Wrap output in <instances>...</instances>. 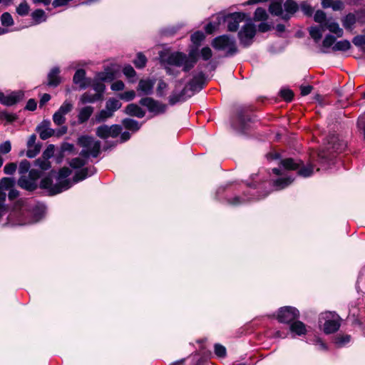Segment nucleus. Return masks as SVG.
I'll return each instance as SVG.
<instances>
[{
	"label": "nucleus",
	"instance_id": "f257e3e1",
	"mask_svg": "<svg viewBox=\"0 0 365 365\" xmlns=\"http://www.w3.org/2000/svg\"><path fill=\"white\" fill-rule=\"evenodd\" d=\"M197 49H192L188 55L182 52H161L160 62L167 74L177 76L180 74V68L187 72L192 68L197 61Z\"/></svg>",
	"mask_w": 365,
	"mask_h": 365
},
{
	"label": "nucleus",
	"instance_id": "f03ea898",
	"mask_svg": "<svg viewBox=\"0 0 365 365\" xmlns=\"http://www.w3.org/2000/svg\"><path fill=\"white\" fill-rule=\"evenodd\" d=\"M71 173V170L68 168H61L58 175L57 182L53 185L50 178H46L41 182V186L46 189H49L52 195L60 193L64 190L69 189L72 186L70 180L66 179Z\"/></svg>",
	"mask_w": 365,
	"mask_h": 365
},
{
	"label": "nucleus",
	"instance_id": "7ed1b4c3",
	"mask_svg": "<svg viewBox=\"0 0 365 365\" xmlns=\"http://www.w3.org/2000/svg\"><path fill=\"white\" fill-rule=\"evenodd\" d=\"M78 144L83 148L80 153L82 158H96L100 153L101 143L93 137L82 135L78 138Z\"/></svg>",
	"mask_w": 365,
	"mask_h": 365
},
{
	"label": "nucleus",
	"instance_id": "20e7f679",
	"mask_svg": "<svg viewBox=\"0 0 365 365\" xmlns=\"http://www.w3.org/2000/svg\"><path fill=\"white\" fill-rule=\"evenodd\" d=\"M212 46L215 49L225 51L227 56H233L238 51L235 40L227 35L215 38Z\"/></svg>",
	"mask_w": 365,
	"mask_h": 365
},
{
	"label": "nucleus",
	"instance_id": "39448f33",
	"mask_svg": "<svg viewBox=\"0 0 365 365\" xmlns=\"http://www.w3.org/2000/svg\"><path fill=\"white\" fill-rule=\"evenodd\" d=\"M302 161L295 160L292 158H286L280 162L281 167L284 170H295L300 168L298 171L299 175L307 178L311 176L314 173V165L309 164L307 167L301 168Z\"/></svg>",
	"mask_w": 365,
	"mask_h": 365
},
{
	"label": "nucleus",
	"instance_id": "423d86ee",
	"mask_svg": "<svg viewBox=\"0 0 365 365\" xmlns=\"http://www.w3.org/2000/svg\"><path fill=\"white\" fill-rule=\"evenodd\" d=\"M256 34L255 24L251 21H247L238 32V38L240 44L247 47L252 43L253 38Z\"/></svg>",
	"mask_w": 365,
	"mask_h": 365
},
{
	"label": "nucleus",
	"instance_id": "0eeeda50",
	"mask_svg": "<svg viewBox=\"0 0 365 365\" xmlns=\"http://www.w3.org/2000/svg\"><path fill=\"white\" fill-rule=\"evenodd\" d=\"M39 177V172L33 169L30 170L28 175H21L18 180V185L24 190L33 191L37 187L36 180Z\"/></svg>",
	"mask_w": 365,
	"mask_h": 365
},
{
	"label": "nucleus",
	"instance_id": "6e6552de",
	"mask_svg": "<svg viewBox=\"0 0 365 365\" xmlns=\"http://www.w3.org/2000/svg\"><path fill=\"white\" fill-rule=\"evenodd\" d=\"M73 109V103L69 100H66L53 115L54 124L58 126L63 125L66 120V115Z\"/></svg>",
	"mask_w": 365,
	"mask_h": 365
},
{
	"label": "nucleus",
	"instance_id": "1a4fd4ad",
	"mask_svg": "<svg viewBox=\"0 0 365 365\" xmlns=\"http://www.w3.org/2000/svg\"><path fill=\"white\" fill-rule=\"evenodd\" d=\"M299 316V311L292 307H284L279 310L277 319L279 322L291 324Z\"/></svg>",
	"mask_w": 365,
	"mask_h": 365
},
{
	"label": "nucleus",
	"instance_id": "9d476101",
	"mask_svg": "<svg viewBox=\"0 0 365 365\" xmlns=\"http://www.w3.org/2000/svg\"><path fill=\"white\" fill-rule=\"evenodd\" d=\"M322 317L326 320L324 324V331L326 334H331L339 329L340 323L338 315L326 312L322 314Z\"/></svg>",
	"mask_w": 365,
	"mask_h": 365
},
{
	"label": "nucleus",
	"instance_id": "9b49d317",
	"mask_svg": "<svg viewBox=\"0 0 365 365\" xmlns=\"http://www.w3.org/2000/svg\"><path fill=\"white\" fill-rule=\"evenodd\" d=\"M121 130L122 128L119 125H112L110 126L103 125L96 128V135L103 139L115 138L120 133Z\"/></svg>",
	"mask_w": 365,
	"mask_h": 365
},
{
	"label": "nucleus",
	"instance_id": "f8f14e48",
	"mask_svg": "<svg viewBox=\"0 0 365 365\" xmlns=\"http://www.w3.org/2000/svg\"><path fill=\"white\" fill-rule=\"evenodd\" d=\"M15 181L13 178H3L0 180V217L4 215L6 210L4 205L6 197V191L13 187Z\"/></svg>",
	"mask_w": 365,
	"mask_h": 365
},
{
	"label": "nucleus",
	"instance_id": "ddd939ff",
	"mask_svg": "<svg viewBox=\"0 0 365 365\" xmlns=\"http://www.w3.org/2000/svg\"><path fill=\"white\" fill-rule=\"evenodd\" d=\"M245 17V14L241 12H236L228 15L226 17L228 31H236L239 28L240 23L242 22Z\"/></svg>",
	"mask_w": 365,
	"mask_h": 365
},
{
	"label": "nucleus",
	"instance_id": "4468645a",
	"mask_svg": "<svg viewBox=\"0 0 365 365\" xmlns=\"http://www.w3.org/2000/svg\"><path fill=\"white\" fill-rule=\"evenodd\" d=\"M140 105L145 106L148 108L149 111L155 113H164L166 108V106L159 103L151 98H143L140 101Z\"/></svg>",
	"mask_w": 365,
	"mask_h": 365
},
{
	"label": "nucleus",
	"instance_id": "2eb2a0df",
	"mask_svg": "<svg viewBox=\"0 0 365 365\" xmlns=\"http://www.w3.org/2000/svg\"><path fill=\"white\" fill-rule=\"evenodd\" d=\"M204 83V75L200 73L192 78L190 83L184 88L183 91L187 92V90L191 91L192 93L189 95L191 96L194 92L199 91L202 88Z\"/></svg>",
	"mask_w": 365,
	"mask_h": 365
},
{
	"label": "nucleus",
	"instance_id": "dca6fc26",
	"mask_svg": "<svg viewBox=\"0 0 365 365\" xmlns=\"http://www.w3.org/2000/svg\"><path fill=\"white\" fill-rule=\"evenodd\" d=\"M50 125V120H44L37 126L36 131L38 133L42 140H46L55 135V130L52 129Z\"/></svg>",
	"mask_w": 365,
	"mask_h": 365
},
{
	"label": "nucleus",
	"instance_id": "f3484780",
	"mask_svg": "<svg viewBox=\"0 0 365 365\" xmlns=\"http://www.w3.org/2000/svg\"><path fill=\"white\" fill-rule=\"evenodd\" d=\"M155 83V79H141L138 83L137 91L139 95H150L153 93Z\"/></svg>",
	"mask_w": 365,
	"mask_h": 365
},
{
	"label": "nucleus",
	"instance_id": "a211bd4d",
	"mask_svg": "<svg viewBox=\"0 0 365 365\" xmlns=\"http://www.w3.org/2000/svg\"><path fill=\"white\" fill-rule=\"evenodd\" d=\"M361 15V13L359 11L356 12V14L349 13L346 15L341 20L342 25L344 29L346 30L352 31L356 21H360Z\"/></svg>",
	"mask_w": 365,
	"mask_h": 365
},
{
	"label": "nucleus",
	"instance_id": "6ab92c4d",
	"mask_svg": "<svg viewBox=\"0 0 365 365\" xmlns=\"http://www.w3.org/2000/svg\"><path fill=\"white\" fill-rule=\"evenodd\" d=\"M73 83L78 85L81 88H86L91 85V80L86 78V72L83 69H78L73 78Z\"/></svg>",
	"mask_w": 365,
	"mask_h": 365
},
{
	"label": "nucleus",
	"instance_id": "aec40b11",
	"mask_svg": "<svg viewBox=\"0 0 365 365\" xmlns=\"http://www.w3.org/2000/svg\"><path fill=\"white\" fill-rule=\"evenodd\" d=\"M94 108L91 106H84L78 110L77 115L78 124H83L88 120L93 113Z\"/></svg>",
	"mask_w": 365,
	"mask_h": 365
},
{
	"label": "nucleus",
	"instance_id": "412c9836",
	"mask_svg": "<svg viewBox=\"0 0 365 365\" xmlns=\"http://www.w3.org/2000/svg\"><path fill=\"white\" fill-rule=\"evenodd\" d=\"M289 330L292 334L302 336L307 334V327L301 321L295 320L289 325Z\"/></svg>",
	"mask_w": 365,
	"mask_h": 365
},
{
	"label": "nucleus",
	"instance_id": "4be33fe9",
	"mask_svg": "<svg viewBox=\"0 0 365 365\" xmlns=\"http://www.w3.org/2000/svg\"><path fill=\"white\" fill-rule=\"evenodd\" d=\"M324 25V28L325 27L330 32L334 34L336 36V37L339 38L343 36V29L339 27L338 23L332 21L331 19H327Z\"/></svg>",
	"mask_w": 365,
	"mask_h": 365
},
{
	"label": "nucleus",
	"instance_id": "5701e85b",
	"mask_svg": "<svg viewBox=\"0 0 365 365\" xmlns=\"http://www.w3.org/2000/svg\"><path fill=\"white\" fill-rule=\"evenodd\" d=\"M24 93L21 91H13L6 95V102L4 106H10L16 104L23 99Z\"/></svg>",
	"mask_w": 365,
	"mask_h": 365
},
{
	"label": "nucleus",
	"instance_id": "b1692460",
	"mask_svg": "<svg viewBox=\"0 0 365 365\" xmlns=\"http://www.w3.org/2000/svg\"><path fill=\"white\" fill-rule=\"evenodd\" d=\"M286 14L282 16L283 19H289L290 16L294 14L298 10V6L292 0H287L284 4Z\"/></svg>",
	"mask_w": 365,
	"mask_h": 365
},
{
	"label": "nucleus",
	"instance_id": "393cba45",
	"mask_svg": "<svg viewBox=\"0 0 365 365\" xmlns=\"http://www.w3.org/2000/svg\"><path fill=\"white\" fill-rule=\"evenodd\" d=\"M125 113L129 115L136 116L138 118H143L145 114V111L143 110L140 106L134 103L127 106Z\"/></svg>",
	"mask_w": 365,
	"mask_h": 365
},
{
	"label": "nucleus",
	"instance_id": "a878e982",
	"mask_svg": "<svg viewBox=\"0 0 365 365\" xmlns=\"http://www.w3.org/2000/svg\"><path fill=\"white\" fill-rule=\"evenodd\" d=\"M95 173L93 168H83L78 171L73 177V182H78L86 179L88 176H91Z\"/></svg>",
	"mask_w": 365,
	"mask_h": 365
},
{
	"label": "nucleus",
	"instance_id": "bb28decb",
	"mask_svg": "<svg viewBox=\"0 0 365 365\" xmlns=\"http://www.w3.org/2000/svg\"><path fill=\"white\" fill-rule=\"evenodd\" d=\"M99 93H91V92L84 93L80 98V102L82 104L92 103L101 100Z\"/></svg>",
	"mask_w": 365,
	"mask_h": 365
},
{
	"label": "nucleus",
	"instance_id": "cd10ccee",
	"mask_svg": "<svg viewBox=\"0 0 365 365\" xmlns=\"http://www.w3.org/2000/svg\"><path fill=\"white\" fill-rule=\"evenodd\" d=\"M329 144H330V145H329L327 150H332L333 152L336 153L341 152L345 147L343 142L339 141L338 138L336 136L331 138V142H329Z\"/></svg>",
	"mask_w": 365,
	"mask_h": 365
},
{
	"label": "nucleus",
	"instance_id": "c85d7f7f",
	"mask_svg": "<svg viewBox=\"0 0 365 365\" xmlns=\"http://www.w3.org/2000/svg\"><path fill=\"white\" fill-rule=\"evenodd\" d=\"M113 115V113H112L107 108H105V109L101 110L95 115L93 120L96 123L104 122Z\"/></svg>",
	"mask_w": 365,
	"mask_h": 365
},
{
	"label": "nucleus",
	"instance_id": "c756f323",
	"mask_svg": "<svg viewBox=\"0 0 365 365\" xmlns=\"http://www.w3.org/2000/svg\"><path fill=\"white\" fill-rule=\"evenodd\" d=\"M59 69L58 68H53L48 73V84L50 86H56L59 84L60 80L58 77Z\"/></svg>",
	"mask_w": 365,
	"mask_h": 365
},
{
	"label": "nucleus",
	"instance_id": "7c9ffc66",
	"mask_svg": "<svg viewBox=\"0 0 365 365\" xmlns=\"http://www.w3.org/2000/svg\"><path fill=\"white\" fill-rule=\"evenodd\" d=\"M324 27L322 26H312L309 29V35L314 40L315 42H318L322 36Z\"/></svg>",
	"mask_w": 365,
	"mask_h": 365
},
{
	"label": "nucleus",
	"instance_id": "2f4dec72",
	"mask_svg": "<svg viewBox=\"0 0 365 365\" xmlns=\"http://www.w3.org/2000/svg\"><path fill=\"white\" fill-rule=\"evenodd\" d=\"M335 38L331 35H327L322 41V52L327 53L328 49L335 44Z\"/></svg>",
	"mask_w": 365,
	"mask_h": 365
},
{
	"label": "nucleus",
	"instance_id": "473e14b6",
	"mask_svg": "<svg viewBox=\"0 0 365 365\" xmlns=\"http://www.w3.org/2000/svg\"><path fill=\"white\" fill-rule=\"evenodd\" d=\"M269 11L272 15L281 16L282 18L284 16L282 4L280 2H272L269 5Z\"/></svg>",
	"mask_w": 365,
	"mask_h": 365
},
{
	"label": "nucleus",
	"instance_id": "72a5a7b5",
	"mask_svg": "<svg viewBox=\"0 0 365 365\" xmlns=\"http://www.w3.org/2000/svg\"><path fill=\"white\" fill-rule=\"evenodd\" d=\"M121 103L115 98H109L106 103V108H107L112 113L118 110L121 107Z\"/></svg>",
	"mask_w": 365,
	"mask_h": 365
},
{
	"label": "nucleus",
	"instance_id": "f704fd0d",
	"mask_svg": "<svg viewBox=\"0 0 365 365\" xmlns=\"http://www.w3.org/2000/svg\"><path fill=\"white\" fill-rule=\"evenodd\" d=\"M294 179L291 177L280 178L274 182V186L278 190L284 189L293 182Z\"/></svg>",
	"mask_w": 365,
	"mask_h": 365
},
{
	"label": "nucleus",
	"instance_id": "c9c22d12",
	"mask_svg": "<svg viewBox=\"0 0 365 365\" xmlns=\"http://www.w3.org/2000/svg\"><path fill=\"white\" fill-rule=\"evenodd\" d=\"M351 48V43L348 40H342L335 43L332 46V50L334 51H345Z\"/></svg>",
	"mask_w": 365,
	"mask_h": 365
},
{
	"label": "nucleus",
	"instance_id": "e433bc0d",
	"mask_svg": "<svg viewBox=\"0 0 365 365\" xmlns=\"http://www.w3.org/2000/svg\"><path fill=\"white\" fill-rule=\"evenodd\" d=\"M123 124L126 129L133 131H137L140 128V125L136 120L130 118L124 119L123 120Z\"/></svg>",
	"mask_w": 365,
	"mask_h": 365
},
{
	"label": "nucleus",
	"instance_id": "4c0bfd02",
	"mask_svg": "<svg viewBox=\"0 0 365 365\" xmlns=\"http://www.w3.org/2000/svg\"><path fill=\"white\" fill-rule=\"evenodd\" d=\"M344 3L341 0H334L324 4V8L331 7L334 11H341L344 9Z\"/></svg>",
	"mask_w": 365,
	"mask_h": 365
},
{
	"label": "nucleus",
	"instance_id": "58836bf2",
	"mask_svg": "<svg viewBox=\"0 0 365 365\" xmlns=\"http://www.w3.org/2000/svg\"><path fill=\"white\" fill-rule=\"evenodd\" d=\"M92 87L96 92L95 93H99L101 98L102 94L105 90V85L103 84V81H101L98 80L97 78H96L92 83Z\"/></svg>",
	"mask_w": 365,
	"mask_h": 365
},
{
	"label": "nucleus",
	"instance_id": "ea45409f",
	"mask_svg": "<svg viewBox=\"0 0 365 365\" xmlns=\"http://www.w3.org/2000/svg\"><path fill=\"white\" fill-rule=\"evenodd\" d=\"M98 80L105 82V81H111L114 78V75L113 72L106 71L104 72H101L97 74L96 77Z\"/></svg>",
	"mask_w": 365,
	"mask_h": 365
},
{
	"label": "nucleus",
	"instance_id": "a19ab883",
	"mask_svg": "<svg viewBox=\"0 0 365 365\" xmlns=\"http://www.w3.org/2000/svg\"><path fill=\"white\" fill-rule=\"evenodd\" d=\"M32 18L38 24L46 21V14L42 9H37L32 13Z\"/></svg>",
	"mask_w": 365,
	"mask_h": 365
},
{
	"label": "nucleus",
	"instance_id": "79ce46f5",
	"mask_svg": "<svg viewBox=\"0 0 365 365\" xmlns=\"http://www.w3.org/2000/svg\"><path fill=\"white\" fill-rule=\"evenodd\" d=\"M314 19L316 22L320 24V26L324 27V24H325L326 21L327 20L326 18V14L321 10L317 11V12L314 14Z\"/></svg>",
	"mask_w": 365,
	"mask_h": 365
},
{
	"label": "nucleus",
	"instance_id": "37998d69",
	"mask_svg": "<svg viewBox=\"0 0 365 365\" xmlns=\"http://www.w3.org/2000/svg\"><path fill=\"white\" fill-rule=\"evenodd\" d=\"M86 158H82L80 157L75 158L72 159L71 160V162L69 163L70 166L75 169L80 168L86 164Z\"/></svg>",
	"mask_w": 365,
	"mask_h": 365
},
{
	"label": "nucleus",
	"instance_id": "c03bdc74",
	"mask_svg": "<svg viewBox=\"0 0 365 365\" xmlns=\"http://www.w3.org/2000/svg\"><path fill=\"white\" fill-rule=\"evenodd\" d=\"M350 341V336L349 335H339L334 339V344L341 347L345 344H346Z\"/></svg>",
	"mask_w": 365,
	"mask_h": 365
},
{
	"label": "nucleus",
	"instance_id": "a18cd8bd",
	"mask_svg": "<svg viewBox=\"0 0 365 365\" xmlns=\"http://www.w3.org/2000/svg\"><path fill=\"white\" fill-rule=\"evenodd\" d=\"M186 94V92H184L183 91H182L181 93H176L175 92H173L169 97V103L171 105H174L176 103L178 102H180L181 101H183L184 100V97L183 96Z\"/></svg>",
	"mask_w": 365,
	"mask_h": 365
},
{
	"label": "nucleus",
	"instance_id": "49530a36",
	"mask_svg": "<svg viewBox=\"0 0 365 365\" xmlns=\"http://www.w3.org/2000/svg\"><path fill=\"white\" fill-rule=\"evenodd\" d=\"M1 23L3 26H10L14 24V20L11 15L8 13H4L1 16Z\"/></svg>",
	"mask_w": 365,
	"mask_h": 365
},
{
	"label": "nucleus",
	"instance_id": "de8ad7c7",
	"mask_svg": "<svg viewBox=\"0 0 365 365\" xmlns=\"http://www.w3.org/2000/svg\"><path fill=\"white\" fill-rule=\"evenodd\" d=\"M146 57L140 53L138 54L136 59L133 61L135 67L138 68H144L146 65Z\"/></svg>",
	"mask_w": 365,
	"mask_h": 365
},
{
	"label": "nucleus",
	"instance_id": "09e8293b",
	"mask_svg": "<svg viewBox=\"0 0 365 365\" xmlns=\"http://www.w3.org/2000/svg\"><path fill=\"white\" fill-rule=\"evenodd\" d=\"M36 165L41 170H46L50 168L51 163L48 160L40 158L36 160Z\"/></svg>",
	"mask_w": 365,
	"mask_h": 365
},
{
	"label": "nucleus",
	"instance_id": "8fccbe9b",
	"mask_svg": "<svg viewBox=\"0 0 365 365\" xmlns=\"http://www.w3.org/2000/svg\"><path fill=\"white\" fill-rule=\"evenodd\" d=\"M237 123L238 125H234L236 130H237L240 133H244L246 130V120L244 117L241 115L237 116Z\"/></svg>",
	"mask_w": 365,
	"mask_h": 365
},
{
	"label": "nucleus",
	"instance_id": "3c124183",
	"mask_svg": "<svg viewBox=\"0 0 365 365\" xmlns=\"http://www.w3.org/2000/svg\"><path fill=\"white\" fill-rule=\"evenodd\" d=\"M267 18V14L265 9L262 8H257L255 12V21H263Z\"/></svg>",
	"mask_w": 365,
	"mask_h": 365
},
{
	"label": "nucleus",
	"instance_id": "603ef678",
	"mask_svg": "<svg viewBox=\"0 0 365 365\" xmlns=\"http://www.w3.org/2000/svg\"><path fill=\"white\" fill-rule=\"evenodd\" d=\"M205 38V35L201 31H197L191 36V41L195 45H199Z\"/></svg>",
	"mask_w": 365,
	"mask_h": 365
},
{
	"label": "nucleus",
	"instance_id": "864d4df0",
	"mask_svg": "<svg viewBox=\"0 0 365 365\" xmlns=\"http://www.w3.org/2000/svg\"><path fill=\"white\" fill-rule=\"evenodd\" d=\"M16 119V115L13 113H9L7 112H1L0 113V120H5L7 123H12Z\"/></svg>",
	"mask_w": 365,
	"mask_h": 365
},
{
	"label": "nucleus",
	"instance_id": "5fc2aeb1",
	"mask_svg": "<svg viewBox=\"0 0 365 365\" xmlns=\"http://www.w3.org/2000/svg\"><path fill=\"white\" fill-rule=\"evenodd\" d=\"M29 6L27 3L22 2L16 8V12L21 16H25L29 13Z\"/></svg>",
	"mask_w": 365,
	"mask_h": 365
},
{
	"label": "nucleus",
	"instance_id": "6e6d98bb",
	"mask_svg": "<svg viewBox=\"0 0 365 365\" xmlns=\"http://www.w3.org/2000/svg\"><path fill=\"white\" fill-rule=\"evenodd\" d=\"M30 168V163L28 160H24L20 163L19 172L21 175H26V174Z\"/></svg>",
	"mask_w": 365,
	"mask_h": 365
},
{
	"label": "nucleus",
	"instance_id": "4d7b16f0",
	"mask_svg": "<svg viewBox=\"0 0 365 365\" xmlns=\"http://www.w3.org/2000/svg\"><path fill=\"white\" fill-rule=\"evenodd\" d=\"M200 56L204 61H207L212 56V51L210 48L204 47L200 51Z\"/></svg>",
	"mask_w": 365,
	"mask_h": 365
},
{
	"label": "nucleus",
	"instance_id": "13d9d810",
	"mask_svg": "<svg viewBox=\"0 0 365 365\" xmlns=\"http://www.w3.org/2000/svg\"><path fill=\"white\" fill-rule=\"evenodd\" d=\"M17 165L14 163H7L4 168V172L6 175H12L15 173Z\"/></svg>",
	"mask_w": 365,
	"mask_h": 365
},
{
	"label": "nucleus",
	"instance_id": "bf43d9fd",
	"mask_svg": "<svg viewBox=\"0 0 365 365\" xmlns=\"http://www.w3.org/2000/svg\"><path fill=\"white\" fill-rule=\"evenodd\" d=\"M215 353L218 357H225L226 356V349L221 344L215 345Z\"/></svg>",
	"mask_w": 365,
	"mask_h": 365
},
{
	"label": "nucleus",
	"instance_id": "052dcab7",
	"mask_svg": "<svg viewBox=\"0 0 365 365\" xmlns=\"http://www.w3.org/2000/svg\"><path fill=\"white\" fill-rule=\"evenodd\" d=\"M119 96L120 99L125 100L126 101H130L135 98V93L134 91H128L123 93H120Z\"/></svg>",
	"mask_w": 365,
	"mask_h": 365
},
{
	"label": "nucleus",
	"instance_id": "680f3d73",
	"mask_svg": "<svg viewBox=\"0 0 365 365\" xmlns=\"http://www.w3.org/2000/svg\"><path fill=\"white\" fill-rule=\"evenodd\" d=\"M280 94L286 101H291L294 96L293 92L289 89L281 90Z\"/></svg>",
	"mask_w": 365,
	"mask_h": 365
},
{
	"label": "nucleus",
	"instance_id": "e2e57ef3",
	"mask_svg": "<svg viewBox=\"0 0 365 365\" xmlns=\"http://www.w3.org/2000/svg\"><path fill=\"white\" fill-rule=\"evenodd\" d=\"M11 150V145L10 141L6 140L3 143L0 144V153L1 154H7Z\"/></svg>",
	"mask_w": 365,
	"mask_h": 365
},
{
	"label": "nucleus",
	"instance_id": "0e129e2a",
	"mask_svg": "<svg viewBox=\"0 0 365 365\" xmlns=\"http://www.w3.org/2000/svg\"><path fill=\"white\" fill-rule=\"evenodd\" d=\"M40 152V147L38 145L28 148L26 156L29 158H34Z\"/></svg>",
	"mask_w": 365,
	"mask_h": 365
},
{
	"label": "nucleus",
	"instance_id": "69168bd1",
	"mask_svg": "<svg viewBox=\"0 0 365 365\" xmlns=\"http://www.w3.org/2000/svg\"><path fill=\"white\" fill-rule=\"evenodd\" d=\"M54 153V146L53 145H50L47 147V148L43 151L42 157L45 159L49 160L51 158Z\"/></svg>",
	"mask_w": 365,
	"mask_h": 365
},
{
	"label": "nucleus",
	"instance_id": "338daca9",
	"mask_svg": "<svg viewBox=\"0 0 365 365\" xmlns=\"http://www.w3.org/2000/svg\"><path fill=\"white\" fill-rule=\"evenodd\" d=\"M123 72L125 76H126L128 78H131L135 76L136 73L133 68L128 65L123 68Z\"/></svg>",
	"mask_w": 365,
	"mask_h": 365
},
{
	"label": "nucleus",
	"instance_id": "774afa93",
	"mask_svg": "<svg viewBox=\"0 0 365 365\" xmlns=\"http://www.w3.org/2000/svg\"><path fill=\"white\" fill-rule=\"evenodd\" d=\"M353 43L356 46H362L365 44V36L359 35L353 38Z\"/></svg>",
	"mask_w": 365,
	"mask_h": 365
}]
</instances>
